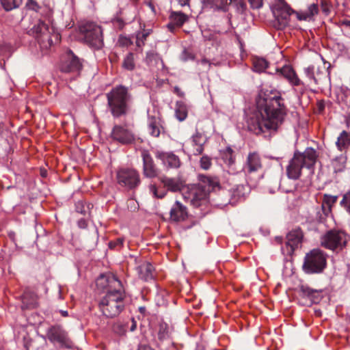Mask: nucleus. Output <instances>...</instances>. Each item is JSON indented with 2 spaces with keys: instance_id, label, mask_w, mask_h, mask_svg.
<instances>
[{
  "instance_id": "52",
  "label": "nucleus",
  "mask_w": 350,
  "mask_h": 350,
  "mask_svg": "<svg viewBox=\"0 0 350 350\" xmlns=\"http://www.w3.org/2000/svg\"><path fill=\"white\" fill-rule=\"evenodd\" d=\"M200 63L202 65H203V66H206L207 68H208L210 67V66H211V63L209 62V61H208V60H207V59H202V60L200 62Z\"/></svg>"
},
{
  "instance_id": "40",
  "label": "nucleus",
  "mask_w": 350,
  "mask_h": 350,
  "mask_svg": "<svg viewBox=\"0 0 350 350\" xmlns=\"http://www.w3.org/2000/svg\"><path fill=\"white\" fill-rule=\"evenodd\" d=\"M301 291L303 296L307 297L310 299V300L311 301H314L312 300V298H313L314 295L316 293V291H314L312 289H311L308 287H306V286H301Z\"/></svg>"
},
{
  "instance_id": "6",
  "label": "nucleus",
  "mask_w": 350,
  "mask_h": 350,
  "mask_svg": "<svg viewBox=\"0 0 350 350\" xmlns=\"http://www.w3.org/2000/svg\"><path fill=\"white\" fill-rule=\"evenodd\" d=\"M348 234L342 230H329L320 239L321 245L327 250L338 252L342 251L349 241Z\"/></svg>"
},
{
  "instance_id": "35",
  "label": "nucleus",
  "mask_w": 350,
  "mask_h": 350,
  "mask_svg": "<svg viewBox=\"0 0 350 350\" xmlns=\"http://www.w3.org/2000/svg\"><path fill=\"white\" fill-rule=\"evenodd\" d=\"M304 73L310 83H317V79L315 77V68L314 66H310L304 69Z\"/></svg>"
},
{
  "instance_id": "37",
  "label": "nucleus",
  "mask_w": 350,
  "mask_h": 350,
  "mask_svg": "<svg viewBox=\"0 0 350 350\" xmlns=\"http://www.w3.org/2000/svg\"><path fill=\"white\" fill-rule=\"evenodd\" d=\"M246 190L247 187L243 185H237L235 188L233 189L232 196L234 198H237L238 199L244 198Z\"/></svg>"
},
{
  "instance_id": "49",
  "label": "nucleus",
  "mask_w": 350,
  "mask_h": 350,
  "mask_svg": "<svg viewBox=\"0 0 350 350\" xmlns=\"http://www.w3.org/2000/svg\"><path fill=\"white\" fill-rule=\"evenodd\" d=\"M140 36H141L140 33H137V36H136V45L138 47L142 46L144 44L143 40L141 39Z\"/></svg>"
},
{
  "instance_id": "54",
  "label": "nucleus",
  "mask_w": 350,
  "mask_h": 350,
  "mask_svg": "<svg viewBox=\"0 0 350 350\" xmlns=\"http://www.w3.org/2000/svg\"><path fill=\"white\" fill-rule=\"evenodd\" d=\"M137 350H154L150 347L146 346V345H142L139 346Z\"/></svg>"
},
{
  "instance_id": "34",
  "label": "nucleus",
  "mask_w": 350,
  "mask_h": 350,
  "mask_svg": "<svg viewBox=\"0 0 350 350\" xmlns=\"http://www.w3.org/2000/svg\"><path fill=\"white\" fill-rule=\"evenodd\" d=\"M0 1L4 9L8 11L17 8L21 3V0H0Z\"/></svg>"
},
{
  "instance_id": "42",
  "label": "nucleus",
  "mask_w": 350,
  "mask_h": 350,
  "mask_svg": "<svg viewBox=\"0 0 350 350\" xmlns=\"http://www.w3.org/2000/svg\"><path fill=\"white\" fill-rule=\"evenodd\" d=\"M123 243H124V239L118 238L116 241H111L109 243V246L111 249H118L122 246Z\"/></svg>"
},
{
  "instance_id": "41",
  "label": "nucleus",
  "mask_w": 350,
  "mask_h": 350,
  "mask_svg": "<svg viewBox=\"0 0 350 350\" xmlns=\"http://www.w3.org/2000/svg\"><path fill=\"white\" fill-rule=\"evenodd\" d=\"M318 6L315 3H312L308 6V10L306 11L312 19L314 16L318 13Z\"/></svg>"
},
{
  "instance_id": "19",
  "label": "nucleus",
  "mask_w": 350,
  "mask_h": 350,
  "mask_svg": "<svg viewBox=\"0 0 350 350\" xmlns=\"http://www.w3.org/2000/svg\"><path fill=\"white\" fill-rule=\"evenodd\" d=\"M276 72H280L293 86H299L304 84L295 70L288 65H285L280 69L277 68Z\"/></svg>"
},
{
  "instance_id": "55",
  "label": "nucleus",
  "mask_w": 350,
  "mask_h": 350,
  "mask_svg": "<svg viewBox=\"0 0 350 350\" xmlns=\"http://www.w3.org/2000/svg\"><path fill=\"white\" fill-rule=\"evenodd\" d=\"M29 6H31V8L33 10H36V8L38 7L37 3L33 1H31L29 2Z\"/></svg>"
},
{
  "instance_id": "22",
  "label": "nucleus",
  "mask_w": 350,
  "mask_h": 350,
  "mask_svg": "<svg viewBox=\"0 0 350 350\" xmlns=\"http://www.w3.org/2000/svg\"><path fill=\"white\" fill-rule=\"evenodd\" d=\"M187 216L186 207L176 201L170 211V217L175 221H183Z\"/></svg>"
},
{
  "instance_id": "16",
  "label": "nucleus",
  "mask_w": 350,
  "mask_h": 350,
  "mask_svg": "<svg viewBox=\"0 0 350 350\" xmlns=\"http://www.w3.org/2000/svg\"><path fill=\"white\" fill-rule=\"evenodd\" d=\"M155 156L166 167L178 168L180 166L179 157L172 152L157 151Z\"/></svg>"
},
{
  "instance_id": "8",
  "label": "nucleus",
  "mask_w": 350,
  "mask_h": 350,
  "mask_svg": "<svg viewBox=\"0 0 350 350\" xmlns=\"http://www.w3.org/2000/svg\"><path fill=\"white\" fill-rule=\"evenodd\" d=\"M80 34L85 43L90 46L99 49L103 46L101 27L92 22H86L79 27Z\"/></svg>"
},
{
  "instance_id": "13",
  "label": "nucleus",
  "mask_w": 350,
  "mask_h": 350,
  "mask_svg": "<svg viewBox=\"0 0 350 350\" xmlns=\"http://www.w3.org/2000/svg\"><path fill=\"white\" fill-rule=\"evenodd\" d=\"M111 136L113 139L124 144H131L135 140V135L133 131L124 126H115L113 129Z\"/></svg>"
},
{
  "instance_id": "51",
  "label": "nucleus",
  "mask_w": 350,
  "mask_h": 350,
  "mask_svg": "<svg viewBox=\"0 0 350 350\" xmlns=\"http://www.w3.org/2000/svg\"><path fill=\"white\" fill-rule=\"evenodd\" d=\"M189 1L190 0H177L178 4L180 6H185L189 5Z\"/></svg>"
},
{
  "instance_id": "7",
  "label": "nucleus",
  "mask_w": 350,
  "mask_h": 350,
  "mask_svg": "<svg viewBox=\"0 0 350 350\" xmlns=\"http://www.w3.org/2000/svg\"><path fill=\"white\" fill-rule=\"evenodd\" d=\"M29 33L36 37L40 46L44 49H48L52 46L53 38H55V42L59 40V36L54 31L53 28L50 27L42 21H38L29 30Z\"/></svg>"
},
{
  "instance_id": "60",
  "label": "nucleus",
  "mask_w": 350,
  "mask_h": 350,
  "mask_svg": "<svg viewBox=\"0 0 350 350\" xmlns=\"http://www.w3.org/2000/svg\"><path fill=\"white\" fill-rule=\"evenodd\" d=\"M59 312L61 313V314L66 317H68V311L66 310H59Z\"/></svg>"
},
{
  "instance_id": "11",
  "label": "nucleus",
  "mask_w": 350,
  "mask_h": 350,
  "mask_svg": "<svg viewBox=\"0 0 350 350\" xmlns=\"http://www.w3.org/2000/svg\"><path fill=\"white\" fill-rule=\"evenodd\" d=\"M46 336L51 342L57 344L61 347L71 348L72 346L67 332L61 326L51 327L46 332Z\"/></svg>"
},
{
  "instance_id": "17",
  "label": "nucleus",
  "mask_w": 350,
  "mask_h": 350,
  "mask_svg": "<svg viewBox=\"0 0 350 350\" xmlns=\"http://www.w3.org/2000/svg\"><path fill=\"white\" fill-rule=\"evenodd\" d=\"M142 159L143 173L144 176L150 178L157 177L159 174V170L154 165L152 158L150 154L146 151H144L142 152Z\"/></svg>"
},
{
  "instance_id": "47",
  "label": "nucleus",
  "mask_w": 350,
  "mask_h": 350,
  "mask_svg": "<svg viewBox=\"0 0 350 350\" xmlns=\"http://www.w3.org/2000/svg\"><path fill=\"white\" fill-rule=\"evenodd\" d=\"M253 9H259L262 6V0H248Z\"/></svg>"
},
{
  "instance_id": "58",
  "label": "nucleus",
  "mask_w": 350,
  "mask_h": 350,
  "mask_svg": "<svg viewBox=\"0 0 350 350\" xmlns=\"http://www.w3.org/2000/svg\"><path fill=\"white\" fill-rule=\"evenodd\" d=\"M138 33L141 34L140 38H141L142 40H143L144 42V40H146V37L148 35V33H141V32H139Z\"/></svg>"
},
{
  "instance_id": "61",
  "label": "nucleus",
  "mask_w": 350,
  "mask_h": 350,
  "mask_svg": "<svg viewBox=\"0 0 350 350\" xmlns=\"http://www.w3.org/2000/svg\"><path fill=\"white\" fill-rule=\"evenodd\" d=\"M85 224V221H79V226L81 227L83 226V225Z\"/></svg>"
},
{
  "instance_id": "39",
  "label": "nucleus",
  "mask_w": 350,
  "mask_h": 350,
  "mask_svg": "<svg viewBox=\"0 0 350 350\" xmlns=\"http://www.w3.org/2000/svg\"><path fill=\"white\" fill-rule=\"evenodd\" d=\"M200 164L201 168L203 170H208L211 166V159L208 156H203L200 161Z\"/></svg>"
},
{
  "instance_id": "62",
  "label": "nucleus",
  "mask_w": 350,
  "mask_h": 350,
  "mask_svg": "<svg viewBox=\"0 0 350 350\" xmlns=\"http://www.w3.org/2000/svg\"><path fill=\"white\" fill-rule=\"evenodd\" d=\"M3 129L2 124L0 123V133L1 132Z\"/></svg>"
},
{
  "instance_id": "10",
  "label": "nucleus",
  "mask_w": 350,
  "mask_h": 350,
  "mask_svg": "<svg viewBox=\"0 0 350 350\" xmlns=\"http://www.w3.org/2000/svg\"><path fill=\"white\" fill-rule=\"evenodd\" d=\"M116 177L119 185L129 189L137 187L140 183L139 174L133 168L120 169Z\"/></svg>"
},
{
  "instance_id": "3",
  "label": "nucleus",
  "mask_w": 350,
  "mask_h": 350,
  "mask_svg": "<svg viewBox=\"0 0 350 350\" xmlns=\"http://www.w3.org/2000/svg\"><path fill=\"white\" fill-rule=\"evenodd\" d=\"M124 292L122 286L117 289L109 290L100 301V310L106 317H116L124 308Z\"/></svg>"
},
{
  "instance_id": "21",
  "label": "nucleus",
  "mask_w": 350,
  "mask_h": 350,
  "mask_svg": "<svg viewBox=\"0 0 350 350\" xmlns=\"http://www.w3.org/2000/svg\"><path fill=\"white\" fill-rule=\"evenodd\" d=\"M206 142V137L200 133L196 132L191 139V146L193 147V154L195 155L200 154L204 150V145Z\"/></svg>"
},
{
  "instance_id": "63",
  "label": "nucleus",
  "mask_w": 350,
  "mask_h": 350,
  "mask_svg": "<svg viewBox=\"0 0 350 350\" xmlns=\"http://www.w3.org/2000/svg\"><path fill=\"white\" fill-rule=\"evenodd\" d=\"M278 187H279V184H278V183L276 184V185H275V188H278Z\"/></svg>"
},
{
  "instance_id": "38",
  "label": "nucleus",
  "mask_w": 350,
  "mask_h": 350,
  "mask_svg": "<svg viewBox=\"0 0 350 350\" xmlns=\"http://www.w3.org/2000/svg\"><path fill=\"white\" fill-rule=\"evenodd\" d=\"M338 199L337 196H332L329 194H325L323 196V204L327 205L329 208L336 202Z\"/></svg>"
},
{
  "instance_id": "12",
  "label": "nucleus",
  "mask_w": 350,
  "mask_h": 350,
  "mask_svg": "<svg viewBox=\"0 0 350 350\" xmlns=\"http://www.w3.org/2000/svg\"><path fill=\"white\" fill-rule=\"evenodd\" d=\"M272 10L276 19L283 26L288 24L290 16L294 13L284 0H275Z\"/></svg>"
},
{
  "instance_id": "59",
  "label": "nucleus",
  "mask_w": 350,
  "mask_h": 350,
  "mask_svg": "<svg viewBox=\"0 0 350 350\" xmlns=\"http://www.w3.org/2000/svg\"><path fill=\"white\" fill-rule=\"evenodd\" d=\"M322 9H323V12H325L327 14H328L329 10H328V9L327 8L326 5L324 3H322Z\"/></svg>"
},
{
  "instance_id": "46",
  "label": "nucleus",
  "mask_w": 350,
  "mask_h": 350,
  "mask_svg": "<svg viewBox=\"0 0 350 350\" xmlns=\"http://www.w3.org/2000/svg\"><path fill=\"white\" fill-rule=\"evenodd\" d=\"M149 189H150V191L156 198H162L165 195V193H164V192L159 193L157 191V187L154 185H150L149 187Z\"/></svg>"
},
{
  "instance_id": "5",
  "label": "nucleus",
  "mask_w": 350,
  "mask_h": 350,
  "mask_svg": "<svg viewBox=\"0 0 350 350\" xmlns=\"http://www.w3.org/2000/svg\"><path fill=\"white\" fill-rule=\"evenodd\" d=\"M327 254L320 249H313L306 254L303 270L308 274L321 273L327 265Z\"/></svg>"
},
{
  "instance_id": "31",
  "label": "nucleus",
  "mask_w": 350,
  "mask_h": 350,
  "mask_svg": "<svg viewBox=\"0 0 350 350\" xmlns=\"http://www.w3.org/2000/svg\"><path fill=\"white\" fill-rule=\"evenodd\" d=\"M187 107L182 101H178L176 104L175 116L179 121L185 120L187 117Z\"/></svg>"
},
{
  "instance_id": "43",
  "label": "nucleus",
  "mask_w": 350,
  "mask_h": 350,
  "mask_svg": "<svg viewBox=\"0 0 350 350\" xmlns=\"http://www.w3.org/2000/svg\"><path fill=\"white\" fill-rule=\"evenodd\" d=\"M27 296H28V295L27 293L24 294L23 296V299H22L23 307H25L27 308H34L36 305V301L34 299H33L30 303L27 302Z\"/></svg>"
},
{
  "instance_id": "26",
  "label": "nucleus",
  "mask_w": 350,
  "mask_h": 350,
  "mask_svg": "<svg viewBox=\"0 0 350 350\" xmlns=\"http://www.w3.org/2000/svg\"><path fill=\"white\" fill-rule=\"evenodd\" d=\"M161 120L159 118L149 116L148 120V130L149 133L154 137L159 136L161 133Z\"/></svg>"
},
{
  "instance_id": "56",
  "label": "nucleus",
  "mask_w": 350,
  "mask_h": 350,
  "mask_svg": "<svg viewBox=\"0 0 350 350\" xmlns=\"http://www.w3.org/2000/svg\"><path fill=\"white\" fill-rule=\"evenodd\" d=\"M342 24L345 25V27L350 29V21L349 20H345L342 22Z\"/></svg>"
},
{
  "instance_id": "1",
  "label": "nucleus",
  "mask_w": 350,
  "mask_h": 350,
  "mask_svg": "<svg viewBox=\"0 0 350 350\" xmlns=\"http://www.w3.org/2000/svg\"><path fill=\"white\" fill-rule=\"evenodd\" d=\"M280 96L265 98L259 95L256 109L247 117L248 129L258 135L276 131L286 116V109Z\"/></svg>"
},
{
  "instance_id": "27",
  "label": "nucleus",
  "mask_w": 350,
  "mask_h": 350,
  "mask_svg": "<svg viewBox=\"0 0 350 350\" xmlns=\"http://www.w3.org/2000/svg\"><path fill=\"white\" fill-rule=\"evenodd\" d=\"M347 157L345 154H341L336 157L332 161V167L334 173L342 172L346 169Z\"/></svg>"
},
{
  "instance_id": "36",
  "label": "nucleus",
  "mask_w": 350,
  "mask_h": 350,
  "mask_svg": "<svg viewBox=\"0 0 350 350\" xmlns=\"http://www.w3.org/2000/svg\"><path fill=\"white\" fill-rule=\"evenodd\" d=\"M340 205L350 214V190L343 195Z\"/></svg>"
},
{
  "instance_id": "64",
  "label": "nucleus",
  "mask_w": 350,
  "mask_h": 350,
  "mask_svg": "<svg viewBox=\"0 0 350 350\" xmlns=\"http://www.w3.org/2000/svg\"><path fill=\"white\" fill-rule=\"evenodd\" d=\"M241 5L242 8L244 7V4L243 3H242Z\"/></svg>"
},
{
  "instance_id": "25",
  "label": "nucleus",
  "mask_w": 350,
  "mask_h": 350,
  "mask_svg": "<svg viewBox=\"0 0 350 350\" xmlns=\"http://www.w3.org/2000/svg\"><path fill=\"white\" fill-rule=\"evenodd\" d=\"M221 157L224 163L230 168L228 172L234 174L236 170L234 168V157L232 150L230 148H226L221 151Z\"/></svg>"
},
{
  "instance_id": "28",
  "label": "nucleus",
  "mask_w": 350,
  "mask_h": 350,
  "mask_svg": "<svg viewBox=\"0 0 350 350\" xmlns=\"http://www.w3.org/2000/svg\"><path fill=\"white\" fill-rule=\"evenodd\" d=\"M336 146L338 150L343 151L349 148L350 146V136L349 134L342 131L337 138Z\"/></svg>"
},
{
  "instance_id": "45",
  "label": "nucleus",
  "mask_w": 350,
  "mask_h": 350,
  "mask_svg": "<svg viewBox=\"0 0 350 350\" xmlns=\"http://www.w3.org/2000/svg\"><path fill=\"white\" fill-rule=\"evenodd\" d=\"M158 59H159V58L157 57V55L155 54L154 53H153V52L147 53L146 57V62L148 64H151L153 61H156Z\"/></svg>"
},
{
  "instance_id": "2",
  "label": "nucleus",
  "mask_w": 350,
  "mask_h": 350,
  "mask_svg": "<svg viewBox=\"0 0 350 350\" xmlns=\"http://www.w3.org/2000/svg\"><path fill=\"white\" fill-rule=\"evenodd\" d=\"M317 158L316 150L307 148L303 153L295 152L286 166V175L289 179L297 180L304 168L310 169L314 166Z\"/></svg>"
},
{
  "instance_id": "15",
  "label": "nucleus",
  "mask_w": 350,
  "mask_h": 350,
  "mask_svg": "<svg viewBox=\"0 0 350 350\" xmlns=\"http://www.w3.org/2000/svg\"><path fill=\"white\" fill-rule=\"evenodd\" d=\"M96 286L98 288L106 290L117 289L122 286L121 282L114 275H100L96 280Z\"/></svg>"
},
{
  "instance_id": "4",
  "label": "nucleus",
  "mask_w": 350,
  "mask_h": 350,
  "mask_svg": "<svg viewBox=\"0 0 350 350\" xmlns=\"http://www.w3.org/2000/svg\"><path fill=\"white\" fill-rule=\"evenodd\" d=\"M108 105L113 116L124 114L128 107L130 94L128 89L122 85L117 86L107 94Z\"/></svg>"
},
{
  "instance_id": "24",
  "label": "nucleus",
  "mask_w": 350,
  "mask_h": 350,
  "mask_svg": "<svg viewBox=\"0 0 350 350\" xmlns=\"http://www.w3.org/2000/svg\"><path fill=\"white\" fill-rule=\"evenodd\" d=\"M160 180L165 187L173 192L180 191L183 187V183L178 178L163 176L160 178Z\"/></svg>"
},
{
  "instance_id": "50",
  "label": "nucleus",
  "mask_w": 350,
  "mask_h": 350,
  "mask_svg": "<svg viewBox=\"0 0 350 350\" xmlns=\"http://www.w3.org/2000/svg\"><path fill=\"white\" fill-rule=\"evenodd\" d=\"M26 350H34L36 349V347L35 346V342L31 341L29 344L25 345Z\"/></svg>"
},
{
  "instance_id": "44",
  "label": "nucleus",
  "mask_w": 350,
  "mask_h": 350,
  "mask_svg": "<svg viewBox=\"0 0 350 350\" xmlns=\"http://www.w3.org/2000/svg\"><path fill=\"white\" fill-rule=\"evenodd\" d=\"M194 58V56L193 55V54L191 53H190L189 51H188L187 50L185 49L181 55H180V59L183 62H187V61H189V60H192Z\"/></svg>"
},
{
  "instance_id": "20",
  "label": "nucleus",
  "mask_w": 350,
  "mask_h": 350,
  "mask_svg": "<svg viewBox=\"0 0 350 350\" xmlns=\"http://www.w3.org/2000/svg\"><path fill=\"white\" fill-rule=\"evenodd\" d=\"M303 234L299 229L292 230L286 236V246L290 247V252H292L295 248L298 247L301 242Z\"/></svg>"
},
{
  "instance_id": "29",
  "label": "nucleus",
  "mask_w": 350,
  "mask_h": 350,
  "mask_svg": "<svg viewBox=\"0 0 350 350\" xmlns=\"http://www.w3.org/2000/svg\"><path fill=\"white\" fill-rule=\"evenodd\" d=\"M211 8L216 10L226 11L230 3L237 1V0H204Z\"/></svg>"
},
{
  "instance_id": "18",
  "label": "nucleus",
  "mask_w": 350,
  "mask_h": 350,
  "mask_svg": "<svg viewBox=\"0 0 350 350\" xmlns=\"http://www.w3.org/2000/svg\"><path fill=\"white\" fill-rule=\"evenodd\" d=\"M66 59L64 61L61 66V70L65 72H77L81 68V64L79 59L69 51L66 55Z\"/></svg>"
},
{
  "instance_id": "32",
  "label": "nucleus",
  "mask_w": 350,
  "mask_h": 350,
  "mask_svg": "<svg viewBox=\"0 0 350 350\" xmlns=\"http://www.w3.org/2000/svg\"><path fill=\"white\" fill-rule=\"evenodd\" d=\"M254 70L257 72H264L268 66L267 62L263 58H256L253 63Z\"/></svg>"
},
{
  "instance_id": "33",
  "label": "nucleus",
  "mask_w": 350,
  "mask_h": 350,
  "mask_svg": "<svg viewBox=\"0 0 350 350\" xmlns=\"http://www.w3.org/2000/svg\"><path fill=\"white\" fill-rule=\"evenodd\" d=\"M124 69L132 70L135 68L134 56L132 53H129L124 58L122 64Z\"/></svg>"
},
{
  "instance_id": "30",
  "label": "nucleus",
  "mask_w": 350,
  "mask_h": 350,
  "mask_svg": "<svg viewBox=\"0 0 350 350\" xmlns=\"http://www.w3.org/2000/svg\"><path fill=\"white\" fill-rule=\"evenodd\" d=\"M172 24H169L168 27L172 30L174 25L182 26L188 19V16L181 12H172L170 14Z\"/></svg>"
},
{
  "instance_id": "48",
  "label": "nucleus",
  "mask_w": 350,
  "mask_h": 350,
  "mask_svg": "<svg viewBox=\"0 0 350 350\" xmlns=\"http://www.w3.org/2000/svg\"><path fill=\"white\" fill-rule=\"evenodd\" d=\"M297 18L299 21H310V17L308 16L306 12H296Z\"/></svg>"
},
{
  "instance_id": "14",
  "label": "nucleus",
  "mask_w": 350,
  "mask_h": 350,
  "mask_svg": "<svg viewBox=\"0 0 350 350\" xmlns=\"http://www.w3.org/2000/svg\"><path fill=\"white\" fill-rule=\"evenodd\" d=\"M262 167V162L259 154L250 152L247 157L243 170L246 175L258 172Z\"/></svg>"
},
{
  "instance_id": "53",
  "label": "nucleus",
  "mask_w": 350,
  "mask_h": 350,
  "mask_svg": "<svg viewBox=\"0 0 350 350\" xmlns=\"http://www.w3.org/2000/svg\"><path fill=\"white\" fill-rule=\"evenodd\" d=\"M174 92L176 93L179 96L183 97L184 96L183 92H182L178 87H174Z\"/></svg>"
},
{
  "instance_id": "23",
  "label": "nucleus",
  "mask_w": 350,
  "mask_h": 350,
  "mask_svg": "<svg viewBox=\"0 0 350 350\" xmlns=\"http://www.w3.org/2000/svg\"><path fill=\"white\" fill-rule=\"evenodd\" d=\"M137 273L140 278L145 281L152 280L153 275V267L148 262H144L137 267Z\"/></svg>"
},
{
  "instance_id": "57",
  "label": "nucleus",
  "mask_w": 350,
  "mask_h": 350,
  "mask_svg": "<svg viewBox=\"0 0 350 350\" xmlns=\"http://www.w3.org/2000/svg\"><path fill=\"white\" fill-rule=\"evenodd\" d=\"M132 323H132V325H131V327H130V330H131V332H133V331H135V329H136V322L133 319V320H132Z\"/></svg>"
},
{
  "instance_id": "9",
  "label": "nucleus",
  "mask_w": 350,
  "mask_h": 350,
  "mask_svg": "<svg viewBox=\"0 0 350 350\" xmlns=\"http://www.w3.org/2000/svg\"><path fill=\"white\" fill-rule=\"evenodd\" d=\"M184 198L190 204L198 207L207 201L208 193L204 188L200 185H193L187 187L183 193Z\"/></svg>"
}]
</instances>
